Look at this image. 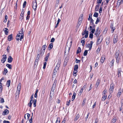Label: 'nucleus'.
I'll list each match as a JSON object with an SVG mask.
<instances>
[{"label":"nucleus","instance_id":"1","mask_svg":"<svg viewBox=\"0 0 123 123\" xmlns=\"http://www.w3.org/2000/svg\"><path fill=\"white\" fill-rule=\"evenodd\" d=\"M68 41L67 44V47H66L65 51V53L68 50V52H69L70 51V48L72 46V41H70V43H69V44H68Z\"/></svg>","mask_w":123,"mask_h":123},{"label":"nucleus","instance_id":"2","mask_svg":"<svg viewBox=\"0 0 123 123\" xmlns=\"http://www.w3.org/2000/svg\"><path fill=\"white\" fill-rule=\"evenodd\" d=\"M119 51L117 52L115 54V57L116 60L117 62L118 63L119 62L120 56L119 55Z\"/></svg>","mask_w":123,"mask_h":123},{"label":"nucleus","instance_id":"3","mask_svg":"<svg viewBox=\"0 0 123 123\" xmlns=\"http://www.w3.org/2000/svg\"><path fill=\"white\" fill-rule=\"evenodd\" d=\"M90 44L88 43V44L86 45V48H89V50H91L93 42L92 41H91L90 42Z\"/></svg>","mask_w":123,"mask_h":123},{"label":"nucleus","instance_id":"4","mask_svg":"<svg viewBox=\"0 0 123 123\" xmlns=\"http://www.w3.org/2000/svg\"><path fill=\"white\" fill-rule=\"evenodd\" d=\"M102 39V36H100L98 38L97 42V44L98 45L100 44L101 43Z\"/></svg>","mask_w":123,"mask_h":123},{"label":"nucleus","instance_id":"5","mask_svg":"<svg viewBox=\"0 0 123 123\" xmlns=\"http://www.w3.org/2000/svg\"><path fill=\"white\" fill-rule=\"evenodd\" d=\"M32 7L34 11L36 10L37 7V3L36 2L33 1L32 2Z\"/></svg>","mask_w":123,"mask_h":123},{"label":"nucleus","instance_id":"6","mask_svg":"<svg viewBox=\"0 0 123 123\" xmlns=\"http://www.w3.org/2000/svg\"><path fill=\"white\" fill-rule=\"evenodd\" d=\"M118 40V36L117 35H115L114 36L113 39V43L114 44L116 43Z\"/></svg>","mask_w":123,"mask_h":123},{"label":"nucleus","instance_id":"7","mask_svg":"<svg viewBox=\"0 0 123 123\" xmlns=\"http://www.w3.org/2000/svg\"><path fill=\"white\" fill-rule=\"evenodd\" d=\"M20 35L18 34V35L16 37V39L17 40H20V41H21V39L23 38V36H21Z\"/></svg>","mask_w":123,"mask_h":123},{"label":"nucleus","instance_id":"8","mask_svg":"<svg viewBox=\"0 0 123 123\" xmlns=\"http://www.w3.org/2000/svg\"><path fill=\"white\" fill-rule=\"evenodd\" d=\"M57 82L56 80H55L54 81V83L52 85V86L51 88V91L53 90V92L54 89H55V85Z\"/></svg>","mask_w":123,"mask_h":123},{"label":"nucleus","instance_id":"9","mask_svg":"<svg viewBox=\"0 0 123 123\" xmlns=\"http://www.w3.org/2000/svg\"><path fill=\"white\" fill-rule=\"evenodd\" d=\"M3 58L1 60V62L3 63L5 62L7 59L6 55H4L2 56Z\"/></svg>","mask_w":123,"mask_h":123},{"label":"nucleus","instance_id":"10","mask_svg":"<svg viewBox=\"0 0 123 123\" xmlns=\"http://www.w3.org/2000/svg\"><path fill=\"white\" fill-rule=\"evenodd\" d=\"M114 89V86L113 85L111 84L110 85V88L109 90V92L110 93H112Z\"/></svg>","mask_w":123,"mask_h":123},{"label":"nucleus","instance_id":"11","mask_svg":"<svg viewBox=\"0 0 123 123\" xmlns=\"http://www.w3.org/2000/svg\"><path fill=\"white\" fill-rule=\"evenodd\" d=\"M105 59V56L104 55H103L102 56L100 60V62L102 63H103Z\"/></svg>","mask_w":123,"mask_h":123},{"label":"nucleus","instance_id":"12","mask_svg":"<svg viewBox=\"0 0 123 123\" xmlns=\"http://www.w3.org/2000/svg\"><path fill=\"white\" fill-rule=\"evenodd\" d=\"M83 16V15L82 14L80 16L78 21L79 23H82L83 19L82 17Z\"/></svg>","mask_w":123,"mask_h":123},{"label":"nucleus","instance_id":"13","mask_svg":"<svg viewBox=\"0 0 123 123\" xmlns=\"http://www.w3.org/2000/svg\"><path fill=\"white\" fill-rule=\"evenodd\" d=\"M121 68H118L117 69V75L118 77L121 76Z\"/></svg>","mask_w":123,"mask_h":123},{"label":"nucleus","instance_id":"14","mask_svg":"<svg viewBox=\"0 0 123 123\" xmlns=\"http://www.w3.org/2000/svg\"><path fill=\"white\" fill-rule=\"evenodd\" d=\"M122 89L120 88L117 94V97H119L122 94Z\"/></svg>","mask_w":123,"mask_h":123},{"label":"nucleus","instance_id":"15","mask_svg":"<svg viewBox=\"0 0 123 123\" xmlns=\"http://www.w3.org/2000/svg\"><path fill=\"white\" fill-rule=\"evenodd\" d=\"M13 59L11 56H9L7 59L8 62L10 63L13 60Z\"/></svg>","mask_w":123,"mask_h":123},{"label":"nucleus","instance_id":"16","mask_svg":"<svg viewBox=\"0 0 123 123\" xmlns=\"http://www.w3.org/2000/svg\"><path fill=\"white\" fill-rule=\"evenodd\" d=\"M86 87V86L84 85V86L80 90L79 93V95H80L82 94L83 92V90Z\"/></svg>","mask_w":123,"mask_h":123},{"label":"nucleus","instance_id":"17","mask_svg":"<svg viewBox=\"0 0 123 123\" xmlns=\"http://www.w3.org/2000/svg\"><path fill=\"white\" fill-rule=\"evenodd\" d=\"M9 112V111L7 109H6L3 112L2 114L3 115H7Z\"/></svg>","mask_w":123,"mask_h":123},{"label":"nucleus","instance_id":"18","mask_svg":"<svg viewBox=\"0 0 123 123\" xmlns=\"http://www.w3.org/2000/svg\"><path fill=\"white\" fill-rule=\"evenodd\" d=\"M23 28H22L21 29V31H19V33L18 34L21 35V36H23L24 34H23Z\"/></svg>","mask_w":123,"mask_h":123},{"label":"nucleus","instance_id":"19","mask_svg":"<svg viewBox=\"0 0 123 123\" xmlns=\"http://www.w3.org/2000/svg\"><path fill=\"white\" fill-rule=\"evenodd\" d=\"M21 83H19L18 86L17 88V91H20L21 88Z\"/></svg>","mask_w":123,"mask_h":123},{"label":"nucleus","instance_id":"20","mask_svg":"<svg viewBox=\"0 0 123 123\" xmlns=\"http://www.w3.org/2000/svg\"><path fill=\"white\" fill-rule=\"evenodd\" d=\"M60 62H59L58 63H57L56 65L55 68V70H58V68L60 66Z\"/></svg>","mask_w":123,"mask_h":123},{"label":"nucleus","instance_id":"21","mask_svg":"<svg viewBox=\"0 0 123 123\" xmlns=\"http://www.w3.org/2000/svg\"><path fill=\"white\" fill-rule=\"evenodd\" d=\"M3 30L5 32V34L6 35H7L8 33V29L6 28L4 29Z\"/></svg>","mask_w":123,"mask_h":123},{"label":"nucleus","instance_id":"22","mask_svg":"<svg viewBox=\"0 0 123 123\" xmlns=\"http://www.w3.org/2000/svg\"><path fill=\"white\" fill-rule=\"evenodd\" d=\"M123 2V1L121 0H118L117 2V4L118 6H119L121 4H122Z\"/></svg>","mask_w":123,"mask_h":123},{"label":"nucleus","instance_id":"23","mask_svg":"<svg viewBox=\"0 0 123 123\" xmlns=\"http://www.w3.org/2000/svg\"><path fill=\"white\" fill-rule=\"evenodd\" d=\"M99 6L100 5L99 4H98L96 6L95 10L96 11H98Z\"/></svg>","mask_w":123,"mask_h":123},{"label":"nucleus","instance_id":"24","mask_svg":"<svg viewBox=\"0 0 123 123\" xmlns=\"http://www.w3.org/2000/svg\"><path fill=\"white\" fill-rule=\"evenodd\" d=\"M111 28L112 29V32L113 33L115 29V27H113V24H111Z\"/></svg>","mask_w":123,"mask_h":123},{"label":"nucleus","instance_id":"25","mask_svg":"<svg viewBox=\"0 0 123 123\" xmlns=\"http://www.w3.org/2000/svg\"><path fill=\"white\" fill-rule=\"evenodd\" d=\"M110 42V38L108 37L107 38L106 40V42L107 45H108Z\"/></svg>","mask_w":123,"mask_h":123},{"label":"nucleus","instance_id":"26","mask_svg":"<svg viewBox=\"0 0 123 123\" xmlns=\"http://www.w3.org/2000/svg\"><path fill=\"white\" fill-rule=\"evenodd\" d=\"M78 65H75L74 67V71H76V72H78Z\"/></svg>","mask_w":123,"mask_h":123},{"label":"nucleus","instance_id":"27","mask_svg":"<svg viewBox=\"0 0 123 123\" xmlns=\"http://www.w3.org/2000/svg\"><path fill=\"white\" fill-rule=\"evenodd\" d=\"M58 70H55V68L54 71L53 73V77H55V75L56 74Z\"/></svg>","mask_w":123,"mask_h":123},{"label":"nucleus","instance_id":"28","mask_svg":"<svg viewBox=\"0 0 123 123\" xmlns=\"http://www.w3.org/2000/svg\"><path fill=\"white\" fill-rule=\"evenodd\" d=\"M12 39V35L11 34L10 35H9L8 37V40L9 41H11Z\"/></svg>","mask_w":123,"mask_h":123},{"label":"nucleus","instance_id":"29","mask_svg":"<svg viewBox=\"0 0 123 123\" xmlns=\"http://www.w3.org/2000/svg\"><path fill=\"white\" fill-rule=\"evenodd\" d=\"M100 82V80L98 79V80L97 81L96 84L95 85V86L96 88L98 87L99 85V84Z\"/></svg>","mask_w":123,"mask_h":123},{"label":"nucleus","instance_id":"30","mask_svg":"<svg viewBox=\"0 0 123 123\" xmlns=\"http://www.w3.org/2000/svg\"><path fill=\"white\" fill-rule=\"evenodd\" d=\"M53 47V43H50L48 46L49 50H50Z\"/></svg>","mask_w":123,"mask_h":123},{"label":"nucleus","instance_id":"31","mask_svg":"<svg viewBox=\"0 0 123 123\" xmlns=\"http://www.w3.org/2000/svg\"><path fill=\"white\" fill-rule=\"evenodd\" d=\"M114 61V60L113 59L111 60V62L110 65V67H111L113 66Z\"/></svg>","mask_w":123,"mask_h":123},{"label":"nucleus","instance_id":"32","mask_svg":"<svg viewBox=\"0 0 123 123\" xmlns=\"http://www.w3.org/2000/svg\"><path fill=\"white\" fill-rule=\"evenodd\" d=\"M10 83H11V81H10V80H8L7 81L6 84L7 85V86L8 87H9L10 86Z\"/></svg>","mask_w":123,"mask_h":123},{"label":"nucleus","instance_id":"33","mask_svg":"<svg viewBox=\"0 0 123 123\" xmlns=\"http://www.w3.org/2000/svg\"><path fill=\"white\" fill-rule=\"evenodd\" d=\"M76 93L75 92L74 93L73 95L72 96V101L74 100L75 98V97L76 95Z\"/></svg>","mask_w":123,"mask_h":123},{"label":"nucleus","instance_id":"34","mask_svg":"<svg viewBox=\"0 0 123 123\" xmlns=\"http://www.w3.org/2000/svg\"><path fill=\"white\" fill-rule=\"evenodd\" d=\"M79 114H78L77 115H76V116L75 117L74 119V121H76L77 120H78L79 117Z\"/></svg>","mask_w":123,"mask_h":123},{"label":"nucleus","instance_id":"35","mask_svg":"<svg viewBox=\"0 0 123 123\" xmlns=\"http://www.w3.org/2000/svg\"><path fill=\"white\" fill-rule=\"evenodd\" d=\"M81 49L80 47H78V48L77 52V54L79 53H80L81 52Z\"/></svg>","mask_w":123,"mask_h":123},{"label":"nucleus","instance_id":"36","mask_svg":"<svg viewBox=\"0 0 123 123\" xmlns=\"http://www.w3.org/2000/svg\"><path fill=\"white\" fill-rule=\"evenodd\" d=\"M6 66L9 69H12V66L11 65L9 64H6Z\"/></svg>","mask_w":123,"mask_h":123},{"label":"nucleus","instance_id":"37","mask_svg":"<svg viewBox=\"0 0 123 123\" xmlns=\"http://www.w3.org/2000/svg\"><path fill=\"white\" fill-rule=\"evenodd\" d=\"M103 96L102 98V100L103 101H104L107 97V95Z\"/></svg>","mask_w":123,"mask_h":123},{"label":"nucleus","instance_id":"38","mask_svg":"<svg viewBox=\"0 0 123 123\" xmlns=\"http://www.w3.org/2000/svg\"><path fill=\"white\" fill-rule=\"evenodd\" d=\"M7 72V70L6 68H5L4 70V71L3 73V74L4 75H5L6 73Z\"/></svg>","mask_w":123,"mask_h":123},{"label":"nucleus","instance_id":"39","mask_svg":"<svg viewBox=\"0 0 123 123\" xmlns=\"http://www.w3.org/2000/svg\"><path fill=\"white\" fill-rule=\"evenodd\" d=\"M107 91V90L106 89H105L103 92L102 95L103 96L106 95L105 94L106 93Z\"/></svg>","mask_w":123,"mask_h":123},{"label":"nucleus","instance_id":"40","mask_svg":"<svg viewBox=\"0 0 123 123\" xmlns=\"http://www.w3.org/2000/svg\"><path fill=\"white\" fill-rule=\"evenodd\" d=\"M37 103V100L36 99H34L33 101V106L34 107H36V104Z\"/></svg>","mask_w":123,"mask_h":123},{"label":"nucleus","instance_id":"41","mask_svg":"<svg viewBox=\"0 0 123 123\" xmlns=\"http://www.w3.org/2000/svg\"><path fill=\"white\" fill-rule=\"evenodd\" d=\"M60 118L59 117L57 118L55 123H60Z\"/></svg>","mask_w":123,"mask_h":123},{"label":"nucleus","instance_id":"42","mask_svg":"<svg viewBox=\"0 0 123 123\" xmlns=\"http://www.w3.org/2000/svg\"><path fill=\"white\" fill-rule=\"evenodd\" d=\"M7 18L8 17L7 15H6L5 16V19L4 21V22L5 23L6 22Z\"/></svg>","mask_w":123,"mask_h":123},{"label":"nucleus","instance_id":"43","mask_svg":"<svg viewBox=\"0 0 123 123\" xmlns=\"http://www.w3.org/2000/svg\"><path fill=\"white\" fill-rule=\"evenodd\" d=\"M100 33L99 32H98V31H96L94 34L96 35V37L98 36L99 35Z\"/></svg>","mask_w":123,"mask_h":123},{"label":"nucleus","instance_id":"44","mask_svg":"<svg viewBox=\"0 0 123 123\" xmlns=\"http://www.w3.org/2000/svg\"><path fill=\"white\" fill-rule=\"evenodd\" d=\"M88 50H86L84 53V56H86L87 54Z\"/></svg>","mask_w":123,"mask_h":123},{"label":"nucleus","instance_id":"45","mask_svg":"<svg viewBox=\"0 0 123 123\" xmlns=\"http://www.w3.org/2000/svg\"><path fill=\"white\" fill-rule=\"evenodd\" d=\"M98 13L97 12H95L93 16L96 17H98Z\"/></svg>","mask_w":123,"mask_h":123},{"label":"nucleus","instance_id":"46","mask_svg":"<svg viewBox=\"0 0 123 123\" xmlns=\"http://www.w3.org/2000/svg\"><path fill=\"white\" fill-rule=\"evenodd\" d=\"M26 1H25L23 3V8H25V6H26Z\"/></svg>","mask_w":123,"mask_h":123},{"label":"nucleus","instance_id":"47","mask_svg":"<svg viewBox=\"0 0 123 123\" xmlns=\"http://www.w3.org/2000/svg\"><path fill=\"white\" fill-rule=\"evenodd\" d=\"M84 37H83L82 38V39L81 40V43H85V39H84Z\"/></svg>","mask_w":123,"mask_h":123},{"label":"nucleus","instance_id":"48","mask_svg":"<svg viewBox=\"0 0 123 123\" xmlns=\"http://www.w3.org/2000/svg\"><path fill=\"white\" fill-rule=\"evenodd\" d=\"M46 47L47 46L46 45H43L42 47V49H43V50L44 51L46 48Z\"/></svg>","mask_w":123,"mask_h":123},{"label":"nucleus","instance_id":"49","mask_svg":"<svg viewBox=\"0 0 123 123\" xmlns=\"http://www.w3.org/2000/svg\"><path fill=\"white\" fill-rule=\"evenodd\" d=\"M116 119L113 118L111 120V122L112 123H114L116 121Z\"/></svg>","mask_w":123,"mask_h":123},{"label":"nucleus","instance_id":"50","mask_svg":"<svg viewBox=\"0 0 123 123\" xmlns=\"http://www.w3.org/2000/svg\"><path fill=\"white\" fill-rule=\"evenodd\" d=\"M102 7L101 6L99 10V13H101L102 12Z\"/></svg>","mask_w":123,"mask_h":123},{"label":"nucleus","instance_id":"51","mask_svg":"<svg viewBox=\"0 0 123 123\" xmlns=\"http://www.w3.org/2000/svg\"><path fill=\"white\" fill-rule=\"evenodd\" d=\"M47 64L46 62H45L44 63L43 66V68L45 69L46 68V65Z\"/></svg>","mask_w":123,"mask_h":123},{"label":"nucleus","instance_id":"52","mask_svg":"<svg viewBox=\"0 0 123 123\" xmlns=\"http://www.w3.org/2000/svg\"><path fill=\"white\" fill-rule=\"evenodd\" d=\"M20 93V92L18 91H17L16 92V96H19V95Z\"/></svg>","mask_w":123,"mask_h":123},{"label":"nucleus","instance_id":"53","mask_svg":"<svg viewBox=\"0 0 123 123\" xmlns=\"http://www.w3.org/2000/svg\"><path fill=\"white\" fill-rule=\"evenodd\" d=\"M89 37L91 38H92L93 37V34L90 33L89 34Z\"/></svg>","mask_w":123,"mask_h":123},{"label":"nucleus","instance_id":"54","mask_svg":"<svg viewBox=\"0 0 123 123\" xmlns=\"http://www.w3.org/2000/svg\"><path fill=\"white\" fill-rule=\"evenodd\" d=\"M78 72H76V71H74V72L73 73V75L75 76H76V73Z\"/></svg>","mask_w":123,"mask_h":123},{"label":"nucleus","instance_id":"55","mask_svg":"<svg viewBox=\"0 0 123 123\" xmlns=\"http://www.w3.org/2000/svg\"><path fill=\"white\" fill-rule=\"evenodd\" d=\"M68 58H66L65 61L64 62V63H65L66 64V63L68 62Z\"/></svg>","mask_w":123,"mask_h":123},{"label":"nucleus","instance_id":"56","mask_svg":"<svg viewBox=\"0 0 123 123\" xmlns=\"http://www.w3.org/2000/svg\"><path fill=\"white\" fill-rule=\"evenodd\" d=\"M33 113H32V116H31V118L29 120V122H30V123H31L32 122V117L33 116Z\"/></svg>","mask_w":123,"mask_h":123},{"label":"nucleus","instance_id":"57","mask_svg":"<svg viewBox=\"0 0 123 123\" xmlns=\"http://www.w3.org/2000/svg\"><path fill=\"white\" fill-rule=\"evenodd\" d=\"M2 86H0V93H1L2 92Z\"/></svg>","mask_w":123,"mask_h":123},{"label":"nucleus","instance_id":"58","mask_svg":"<svg viewBox=\"0 0 123 123\" xmlns=\"http://www.w3.org/2000/svg\"><path fill=\"white\" fill-rule=\"evenodd\" d=\"M93 24H90V30H92V25H93Z\"/></svg>","mask_w":123,"mask_h":123},{"label":"nucleus","instance_id":"59","mask_svg":"<svg viewBox=\"0 0 123 123\" xmlns=\"http://www.w3.org/2000/svg\"><path fill=\"white\" fill-rule=\"evenodd\" d=\"M55 39L54 38H52L51 39L50 42H53L55 41Z\"/></svg>","mask_w":123,"mask_h":123},{"label":"nucleus","instance_id":"60","mask_svg":"<svg viewBox=\"0 0 123 123\" xmlns=\"http://www.w3.org/2000/svg\"><path fill=\"white\" fill-rule=\"evenodd\" d=\"M102 0H98L97 1V3L98 4H100L101 3Z\"/></svg>","mask_w":123,"mask_h":123},{"label":"nucleus","instance_id":"61","mask_svg":"<svg viewBox=\"0 0 123 123\" xmlns=\"http://www.w3.org/2000/svg\"><path fill=\"white\" fill-rule=\"evenodd\" d=\"M92 15H90L89 16V18H88V20H90L92 18Z\"/></svg>","mask_w":123,"mask_h":123},{"label":"nucleus","instance_id":"62","mask_svg":"<svg viewBox=\"0 0 123 123\" xmlns=\"http://www.w3.org/2000/svg\"><path fill=\"white\" fill-rule=\"evenodd\" d=\"M0 102H0L1 103H3L4 102V99L3 98H1V99L0 100Z\"/></svg>","mask_w":123,"mask_h":123},{"label":"nucleus","instance_id":"63","mask_svg":"<svg viewBox=\"0 0 123 123\" xmlns=\"http://www.w3.org/2000/svg\"><path fill=\"white\" fill-rule=\"evenodd\" d=\"M66 120V119L64 118L63 119L62 121V122L61 123H65Z\"/></svg>","mask_w":123,"mask_h":123},{"label":"nucleus","instance_id":"64","mask_svg":"<svg viewBox=\"0 0 123 123\" xmlns=\"http://www.w3.org/2000/svg\"><path fill=\"white\" fill-rule=\"evenodd\" d=\"M3 123H10V122L9 121H7L4 120L3 121Z\"/></svg>","mask_w":123,"mask_h":123}]
</instances>
